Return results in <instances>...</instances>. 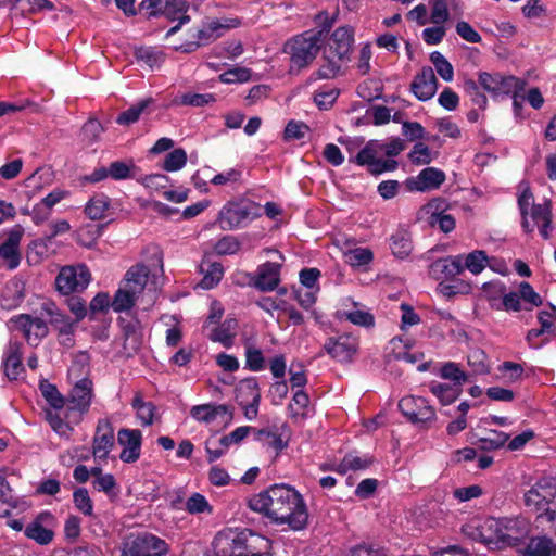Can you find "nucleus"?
<instances>
[{"label": "nucleus", "mask_w": 556, "mask_h": 556, "mask_svg": "<svg viewBox=\"0 0 556 556\" xmlns=\"http://www.w3.org/2000/svg\"><path fill=\"white\" fill-rule=\"evenodd\" d=\"M22 343L10 341L3 351V371L10 380H15L24 370L22 364Z\"/></svg>", "instance_id": "24"}, {"label": "nucleus", "mask_w": 556, "mask_h": 556, "mask_svg": "<svg viewBox=\"0 0 556 556\" xmlns=\"http://www.w3.org/2000/svg\"><path fill=\"white\" fill-rule=\"evenodd\" d=\"M237 328L238 321L236 318H226L223 323L212 329L208 334V339L213 342H218L223 346L229 349L235 343Z\"/></svg>", "instance_id": "30"}, {"label": "nucleus", "mask_w": 556, "mask_h": 556, "mask_svg": "<svg viewBox=\"0 0 556 556\" xmlns=\"http://www.w3.org/2000/svg\"><path fill=\"white\" fill-rule=\"evenodd\" d=\"M41 309L50 317V323L60 331V333H73L74 323L71 320L68 316L60 312L54 302H43L41 305Z\"/></svg>", "instance_id": "32"}, {"label": "nucleus", "mask_w": 556, "mask_h": 556, "mask_svg": "<svg viewBox=\"0 0 556 556\" xmlns=\"http://www.w3.org/2000/svg\"><path fill=\"white\" fill-rule=\"evenodd\" d=\"M270 540L264 535L243 529L241 556H264L269 553Z\"/></svg>", "instance_id": "25"}, {"label": "nucleus", "mask_w": 556, "mask_h": 556, "mask_svg": "<svg viewBox=\"0 0 556 556\" xmlns=\"http://www.w3.org/2000/svg\"><path fill=\"white\" fill-rule=\"evenodd\" d=\"M131 406L141 426L148 427L153 424L156 410L153 403L146 402L140 394H136L132 399Z\"/></svg>", "instance_id": "43"}, {"label": "nucleus", "mask_w": 556, "mask_h": 556, "mask_svg": "<svg viewBox=\"0 0 556 556\" xmlns=\"http://www.w3.org/2000/svg\"><path fill=\"white\" fill-rule=\"evenodd\" d=\"M150 275L151 271L147 265L136 264L127 270L123 283L141 294Z\"/></svg>", "instance_id": "34"}, {"label": "nucleus", "mask_w": 556, "mask_h": 556, "mask_svg": "<svg viewBox=\"0 0 556 556\" xmlns=\"http://www.w3.org/2000/svg\"><path fill=\"white\" fill-rule=\"evenodd\" d=\"M521 225L526 232H533L536 228L544 239L549 238L552 229V212L549 203L532 205L528 212L521 214Z\"/></svg>", "instance_id": "14"}, {"label": "nucleus", "mask_w": 556, "mask_h": 556, "mask_svg": "<svg viewBox=\"0 0 556 556\" xmlns=\"http://www.w3.org/2000/svg\"><path fill=\"white\" fill-rule=\"evenodd\" d=\"M9 327L18 331L30 345H37L40 340L47 336L48 327L39 317H33L28 314H20L9 319Z\"/></svg>", "instance_id": "12"}, {"label": "nucleus", "mask_w": 556, "mask_h": 556, "mask_svg": "<svg viewBox=\"0 0 556 556\" xmlns=\"http://www.w3.org/2000/svg\"><path fill=\"white\" fill-rule=\"evenodd\" d=\"M190 416L198 422L208 425L216 421L227 422L231 419V412L225 404L206 403L192 406Z\"/></svg>", "instance_id": "18"}, {"label": "nucleus", "mask_w": 556, "mask_h": 556, "mask_svg": "<svg viewBox=\"0 0 556 556\" xmlns=\"http://www.w3.org/2000/svg\"><path fill=\"white\" fill-rule=\"evenodd\" d=\"M287 426L281 427V432L273 430H257L256 440L260 441L263 446L271 448L276 454H279L288 446L289 434Z\"/></svg>", "instance_id": "29"}, {"label": "nucleus", "mask_w": 556, "mask_h": 556, "mask_svg": "<svg viewBox=\"0 0 556 556\" xmlns=\"http://www.w3.org/2000/svg\"><path fill=\"white\" fill-rule=\"evenodd\" d=\"M390 249L392 254L400 260H404L409 256L413 244L410 237L407 232L399 230L390 237Z\"/></svg>", "instance_id": "42"}, {"label": "nucleus", "mask_w": 556, "mask_h": 556, "mask_svg": "<svg viewBox=\"0 0 556 556\" xmlns=\"http://www.w3.org/2000/svg\"><path fill=\"white\" fill-rule=\"evenodd\" d=\"M223 276L224 269L222 264L211 263L208 264L206 270L204 271V276L200 282V287L204 290L213 289L218 285Z\"/></svg>", "instance_id": "56"}, {"label": "nucleus", "mask_w": 556, "mask_h": 556, "mask_svg": "<svg viewBox=\"0 0 556 556\" xmlns=\"http://www.w3.org/2000/svg\"><path fill=\"white\" fill-rule=\"evenodd\" d=\"M155 104V100L152 97H147L138 100L127 110L119 113L116 117V123L121 126H130L137 123L141 115L149 114Z\"/></svg>", "instance_id": "28"}, {"label": "nucleus", "mask_w": 556, "mask_h": 556, "mask_svg": "<svg viewBox=\"0 0 556 556\" xmlns=\"http://www.w3.org/2000/svg\"><path fill=\"white\" fill-rule=\"evenodd\" d=\"M320 37H292L285 49L291 54L293 66L302 68L314 60L319 50Z\"/></svg>", "instance_id": "11"}, {"label": "nucleus", "mask_w": 556, "mask_h": 556, "mask_svg": "<svg viewBox=\"0 0 556 556\" xmlns=\"http://www.w3.org/2000/svg\"><path fill=\"white\" fill-rule=\"evenodd\" d=\"M480 86L479 81L468 79L464 83V90L477 108L484 110L488 105V99L485 94L480 91Z\"/></svg>", "instance_id": "62"}, {"label": "nucleus", "mask_w": 556, "mask_h": 556, "mask_svg": "<svg viewBox=\"0 0 556 556\" xmlns=\"http://www.w3.org/2000/svg\"><path fill=\"white\" fill-rule=\"evenodd\" d=\"M241 389H247L250 391L252 401L250 404L244 406V416L249 420H253L256 418L258 413V405L261 401L260 387L256 378H249L241 382Z\"/></svg>", "instance_id": "44"}, {"label": "nucleus", "mask_w": 556, "mask_h": 556, "mask_svg": "<svg viewBox=\"0 0 556 556\" xmlns=\"http://www.w3.org/2000/svg\"><path fill=\"white\" fill-rule=\"evenodd\" d=\"M556 497V481L549 477H543L525 493V505L531 510H545L548 520L556 519V511L549 510L548 505Z\"/></svg>", "instance_id": "4"}, {"label": "nucleus", "mask_w": 556, "mask_h": 556, "mask_svg": "<svg viewBox=\"0 0 556 556\" xmlns=\"http://www.w3.org/2000/svg\"><path fill=\"white\" fill-rule=\"evenodd\" d=\"M280 264L276 262H266L257 269L254 286L261 291H273L280 282Z\"/></svg>", "instance_id": "26"}, {"label": "nucleus", "mask_w": 556, "mask_h": 556, "mask_svg": "<svg viewBox=\"0 0 556 556\" xmlns=\"http://www.w3.org/2000/svg\"><path fill=\"white\" fill-rule=\"evenodd\" d=\"M93 396L92 381L89 378L79 379L65 401L68 416L76 415V421H79L89 412Z\"/></svg>", "instance_id": "8"}, {"label": "nucleus", "mask_w": 556, "mask_h": 556, "mask_svg": "<svg viewBox=\"0 0 556 556\" xmlns=\"http://www.w3.org/2000/svg\"><path fill=\"white\" fill-rule=\"evenodd\" d=\"M501 523L504 534V546L516 545L526 539L531 531L530 521L522 516L501 518Z\"/></svg>", "instance_id": "19"}, {"label": "nucleus", "mask_w": 556, "mask_h": 556, "mask_svg": "<svg viewBox=\"0 0 556 556\" xmlns=\"http://www.w3.org/2000/svg\"><path fill=\"white\" fill-rule=\"evenodd\" d=\"M93 488L110 497H114L118 493L116 480L112 473H105L104 476L96 478L93 480Z\"/></svg>", "instance_id": "64"}, {"label": "nucleus", "mask_w": 556, "mask_h": 556, "mask_svg": "<svg viewBox=\"0 0 556 556\" xmlns=\"http://www.w3.org/2000/svg\"><path fill=\"white\" fill-rule=\"evenodd\" d=\"M521 553L523 556H555L556 543L547 535L532 536Z\"/></svg>", "instance_id": "33"}, {"label": "nucleus", "mask_w": 556, "mask_h": 556, "mask_svg": "<svg viewBox=\"0 0 556 556\" xmlns=\"http://www.w3.org/2000/svg\"><path fill=\"white\" fill-rule=\"evenodd\" d=\"M111 207V199L104 193H99L91 197L85 204L84 212L88 218L92 220H100L106 216Z\"/></svg>", "instance_id": "39"}, {"label": "nucleus", "mask_w": 556, "mask_h": 556, "mask_svg": "<svg viewBox=\"0 0 556 556\" xmlns=\"http://www.w3.org/2000/svg\"><path fill=\"white\" fill-rule=\"evenodd\" d=\"M325 350L332 358L341 363L348 362V336L329 338L325 344Z\"/></svg>", "instance_id": "49"}, {"label": "nucleus", "mask_w": 556, "mask_h": 556, "mask_svg": "<svg viewBox=\"0 0 556 556\" xmlns=\"http://www.w3.org/2000/svg\"><path fill=\"white\" fill-rule=\"evenodd\" d=\"M230 443L224 444L222 442V438H211L205 442V451L207 454V460L213 463L219 459L223 455L226 454L228 448L230 447Z\"/></svg>", "instance_id": "63"}, {"label": "nucleus", "mask_w": 556, "mask_h": 556, "mask_svg": "<svg viewBox=\"0 0 556 556\" xmlns=\"http://www.w3.org/2000/svg\"><path fill=\"white\" fill-rule=\"evenodd\" d=\"M167 551L168 545L163 539L143 532L124 543L121 556H164Z\"/></svg>", "instance_id": "7"}, {"label": "nucleus", "mask_w": 556, "mask_h": 556, "mask_svg": "<svg viewBox=\"0 0 556 556\" xmlns=\"http://www.w3.org/2000/svg\"><path fill=\"white\" fill-rule=\"evenodd\" d=\"M241 249L239 239L231 235H225L214 244V252L217 255H235Z\"/></svg>", "instance_id": "55"}, {"label": "nucleus", "mask_w": 556, "mask_h": 556, "mask_svg": "<svg viewBox=\"0 0 556 556\" xmlns=\"http://www.w3.org/2000/svg\"><path fill=\"white\" fill-rule=\"evenodd\" d=\"M187 163V153L184 149L177 148L170 151L164 159L163 169L166 172H177L185 167Z\"/></svg>", "instance_id": "59"}, {"label": "nucleus", "mask_w": 556, "mask_h": 556, "mask_svg": "<svg viewBox=\"0 0 556 556\" xmlns=\"http://www.w3.org/2000/svg\"><path fill=\"white\" fill-rule=\"evenodd\" d=\"M445 202L440 199H434L427 203L422 211L429 215L428 223L431 226H438L441 231L448 233L455 228V218L451 214L444 212Z\"/></svg>", "instance_id": "22"}, {"label": "nucleus", "mask_w": 556, "mask_h": 556, "mask_svg": "<svg viewBox=\"0 0 556 556\" xmlns=\"http://www.w3.org/2000/svg\"><path fill=\"white\" fill-rule=\"evenodd\" d=\"M445 181L443 170L435 167H426L417 176L407 179L410 191L426 192L437 190Z\"/></svg>", "instance_id": "21"}, {"label": "nucleus", "mask_w": 556, "mask_h": 556, "mask_svg": "<svg viewBox=\"0 0 556 556\" xmlns=\"http://www.w3.org/2000/svg\"><path fill=\"white\" fill-rule=\"evenodd\" d=\"M23 232L21 226H15L7 232L3 242L0 244V257L10 270L17 268L21 263L20 244Z\"/></svg>", "instance_id": "17"}, {"label": "nucleus", "mask_w": 556, "mask_h": 556, "mask_svg": "<svg viewBox=\"0 0 556 556\" xmlns=\"http://www.w3.org/2000/svg\"><path fill=\"white\" fill-rule=\"evenodd\" d=\"M243 529L225 528L217 532L212 546L215 556H241Z\"/></svg>", "instance_id": "15"}, {"label": "nucleus", "mask_w": 556, "mask_h": 556, "mask_svg": "<svg viewBox=\"0 0 556 556\" xmlns=\"http://www.w3.org/2000/svg\"><path fill=\"white\" fill-rule=\"evenodd\" d=\"M14 9L30 14L56 10L53 2L49 0H15Z\"/></svg>", "instance_id": "52"}, {"label": "nucleus", "mask_w": 556, "mask_h": 556, "mask_svg": "<svg viewBox=\"0 0 556 556\" xmlns=\"http://www.w3.org/2000/svg\"><path fill=\"white\" fill-rule=\"evenodd\" d=\"M479 84L493 99H498L511 97L516 93H523L527 81L513 75L483 72L479 74Z\"/></svg>", "instance_id": "5"}, {"label": "nucleus", "mask_w": 556, "mask_h": 556, "mask_svg": "<svg viewBox=\"0 0 556 556\" xmlns=\"http://www.w3.org/2000/svg\"><path fill=\"white\" fill-rule=\"evenodd\" d=\"M350 323L366 329H371L375 326V317L366 306L353 302L352 307H350Z\"/></svg>", "instance_id": "48"}, {"label": "nucleus", "mask_w": 556, "mask_h": 556, "mask_svg": "<svg viewBox=\"0 0 556 556\" xmlns=\"http://www.w3.org/2000/svg\"><path fill=\"white\" fill-rule=\"evenodd\" d=\"M262 216V206L249 199L227 202L218 212L217 223L223 230H237L248 227Z\"/></svg>", "instance_id": "2"}, {"label": "nucleus", "mask_w": 556, "mask_h": 556, "mask_svg": "<svg viewBox=\"0 0 556 556\" xmlns=\"http://www.w3.org/2000/svg\"><path fill=\"white\" fill-rule=\"evenodd\" d=\"M501 526V518L488 517L477 525H468L464 532L491 548L503 547L504 534Z\"/></svg>", "instance_id": "9"}, {"label": "nucleus", "mask_w": 556, "mask_h": 556, "mask_svg": "<svg viewBox=\"0 0 556 556\" xmlns=\"http://www.w3.org/2000/svg\"><path fill=\"white\" fill-rule=\"evenodd\" d=\"M91 280V274L84 264L76 266H66L59 273L55 285L63 294L79 292L85 290Z\"/></svg>", "instance_id": "10"}, {"label": "nucleus", "mask_w": 556, "mask_h": 556, "mask_svg": "<svg viewBox=\"0 0 556 556\" xmlns=\"http://www.w3.org/2000/svg\"><path fill=\"white\" fill-rule=\"evenodd\" d=\"M241 25V20L238 17L219 16L208 18L205 23V27L208 31H229L238 28Z\"/></svg>", "instance_id": "54"}, {"label": "nucleus", "mask_w": 556, "mask_h": 556, "mask_svg": "<svg viewBox=\"0 0 556 556\" xmlns=\"http://www.w3.org/2000/svg\"><path fill=\"white\" fill-rule=\"evenodd\" d=\"M216 101V97L213 93H195L186 92L180 96H176L172 104L175 106H192V108H204Z\"/></svg>", "instance_id": "41"}, {"label": "nucleus", "mask_w": 556, "mask_h": 556, "mask_svg": "<svg viewBox=\"0 0 556 556\" xmlns=\"http://www.w3.org/2000/svg\"><path fill=\"white\" fill-rule=\"evenodd\" d=\"M248 506L283 529L301 531L308 522V509L303 495L287 483L271 484L252 495Z\"/></svg>", "instance_id": "1"}, {"label": "nucleus", "mask_w": 556, "mask_h": 556, "mask_svg": "<svg viewBox=\"0 0 556 556\" xmlns=\"http://www.w3.org/2000/svg\"><path fill=\"white\" fill-rule=\"evenodd\" d=\"M117 442L123 447L119 454L122 462L132 464L140 458L142 433L138 429L123 428L117 432Z\"/></svg>", "instance_id": "16"}, {"label": "nucleus", "mask_w": 556, "mask_h": 556, "mask_svg": "<svg viewBox=\"0 0 556 556\" xmlns=\"http://www.w3.org/2000/svg\"><path fill=\"white\" fill-rule=\"evenodd\" d=\"M73 503L83 515L89 517L93 515V503L87 489H76L73 493Z\"/></svg>", "instance_id": "58"}, {"label": "nucleus", "mask_w": 556, "mask_h": 556, "mask_svg": "<svg viewBox=\"0 0 556 556\" xmlns=\"http://www.w3.org/2000/svg\"><path fill=\"white\" fill-rule=\"evenodd\" d=\"M186 510L192 515L212 514L213 507L204 495L195 492L186 501Z\"/></svg>", "instance_id": "57"}, {"label": "nucleus", "mask_w": 556, "mask_h": 556, "mask_svg": "<svg viewBox=\"0 0 556 556\" xmlns=\"http://www.w3.org/2000/svg\"><path fill=\"white\" fill-rule=\"evenodd\" d=\"M139 8L149 17L165 16L167 20L177 21L166 35L175 34L181 25L190 21L187 15L189 4L186 0H142Z\"/></svg>", "instance_id": "3"}, {"label": "nucleus", "mask_w": 556, "mask_h": 556, "mask_svg": "<svg viewBox=\"0 0 556 556\" xmlns=\"http://www.w3.org/2000/svg\"><path fill=\"white\" fill-rule=\"evenodd\" d=\"M463 255V271L469 270L473 275L481 274L489 264V257L482 250H475Z\"/></svg>", "instance_id": "47"}, {"label": "nucleus", "mask_w": 556, "mask_h": 556, "mask_svg": "<svg viewBox=\"0 0 556 556\" xmlns=\"http://www.w3.org/2000/svg\"><path fill=\"white\" fill-rule=\"evenodd\" d=\"M439 375L442 379L450 380L452 384L459 388L468 380L467 374L454 362L444 363L440 368Z\"/></svg>", "instance_id": "50"}, {"label": "nucleus", "mask_w": 556, "mask_h": 556, "mask_svg": "<svg viewBox=\"0 0 556 556\" xmlns=\"http://www.w3.org/2000/svg\"><path fill=\"white\" fill-rule=\"evenodd\" d=\"M244 366L250 371L258 372L265 369V357L262 350L250 341L244 343Z\"/></svg>", "instance_id": "46"}, {"label": "nucleus", "mask_w": 556, "mask_h": 556, "mask_svg": "<svg viewBox=\"0 0 556 556\" xmlns=\"http://www.w3.org/2000/svg\"><path fill=\"white\" fill-rule=\"evenodd\" d=\"M438 81L431 67H424L414 78L410 91L420 101H428L435 94Z\"/></svg>", "instance_id": "23"}, {"label": "nucleus", "mask_w": 556, "mask_h": 556, "mask_svg": "<svg viewBox=\"0 0 556 556\" xmlns=\"http://www.w3.org/2000/svg\"><path fill=\"white\" fill-rule=\"evenodd\" d=\"M39 390L45 400L54 409H62L65 406V399L54 384L43 380L39 384Z\"/></svg>", "instance_id": "53"}, {"label": "nucleus", "mask_w": 556, "mask_h": 556, "mask_svg": "<svg viewBox=\"0 0 556 556\" xmlns=\"http://www.w3.org/2000/svg\"><path fill=\"white\" fill-rule=\"evenodd\" d=\"M139 295V293L122 282L114 294L111 307L115 313L128 312L134 307Z\"/></svg>", "instance_id": "37"}, {"label": "nucleus", "mask_w": 556, "mask_h": 556, "mask_svg": "<svg viewBox=\"0 0 556 556\" xmlns=\"http://www.w3.org/2000/svg\"><path fill=\"white\" fill-rule=\"evenodd\" d=\"M540 328L529 330L527 341L532 348H540L541 343H536V339L542 336H551L555 331V316L551 312L542 311L538 315Z\"/></svg>", "instance_id": "31"}, {"label": "nucleus", "mask_w": 556, "mask_h": 556, "mask_svg": "<svg viewBox=\"0 0 556 556\" xmlns=\"http://www.w3.org/2000/svg\"><path fill=\"white\" fill-rule=\"evenodd\" d=\"M25 535L28 539L34 540L38 544L46 545L53 539V532L43 527L38 520L30 522L24 530Z\"/></svg>", "instance_id": "51"}, {"label": "nucleus", "mask_w": 556, "mask_h": 556, "mask_svg": "<svg viewBox=\"0 0 556 556\" xmlns=\"http://www.w3.org/2000/svg\"><path fill=\"white\" fill-rule=\"evenodd\" d=\"M114 445V429L109 419H100L97 424L92 442V454L96 459H106Z\"/></svg>", "instance_id": "20"}, {"label": "nucleus", "mask_w": 556, "mask_h": 556, "mask_svg": "<svg viewBox=\"0 0 556 556\" xmlns=\"http://www.w3.org/2000/svg\"><path fill=\"white\" fill-rule=\"evenodd\" d=\"M24 298L23 285L18 281H10L1 294L0 306L7 311L15 309L23 303Z\"/></svg>", "instance_id": "36"}, {"label": "nucleus", "mask_w": 556, "mask_h": 556, "mask_svg": "<svg viewBox=\"0 0 556 556\" xmlns=\"http://www.w3.org/2000/svg\"><path fill=\"white\" fill-rule=\"evenodd\" d=\"M430 60L434 65L437 73L445 81H452L454 78V70L452 64L438 51L430 55Z\"/></svg>", "instance_id": "60"}, {"label": "nucleus", "mask_w": 556, "mask_h": 556, "mask_svg": "<svg viewBox=\"0 0 556 556\" xmlns=\"http://www.w3.org/2000/svg\"><path fill=\"white\" fill-rule=\"evenodd\" d=\"M448 16L450 12L446 2L444 0H434L429 21L437 26L424 29L422 35H444L445 29L443 24L447 21Z\"/></svg>", "instance_id": "35"}, {"label": "nucleus", "mask_w": 556, "mask_h": 556, "mask_svg": "<svg viewBox=\"0 0 556 556\" xmlns=\"http://www.w3.org/2000/svg\"><path fill=\"white\" fill-rule=\"evenodd\" d=\"M509 440V435L505 432L492 430L489 435L479 440L480 447L484 451L498 450Z\"/></svg>", "instance_id": "61"}, {"label": "nucleus", "mask_w": 556, "mask_h": 556, "mask_svg": "<svg viewBox=\"0 0 556 556\" xmlns=\"http://www.w3.org/2000/svg\"><path fill=\"white\" fill-rule=\"evenodd\" d=\"M401 413L414 425L429 428L437 420V413L425 397L407 395L400 400Z\"/></svg>", "instance_id": "6"}, {"label": "nucleus", "mask_w": 556, "mask_h": 556, "mask_svg": "<svg viewBox=\"0 0 556 556\" xmlns=\"http://www.w3.org/2000/svg\"><path fill=\"white\" fill-rule=\"evenodd\" d=\"M374 262V252L367 247H350V268L354 271H368Z\"/></svg>", "instance_id": "38"}, {"label": "nucleus", "mask_w": 556, "mask_h": 556, "mask_svg": "<svg viewBox=\"0 0 556 556\" xmlns=\"http://www.w3.org/2000/svg\"><path fill=\"white\" fill-rule=\"evenodd\" d=\"M429 389L442 405L452 404L462 393L459 387L442 382H431Z\"/></svg>", "instance_id": "45"}, {"label": "nucleus", "mask_w": 556, "mask_h": 556, "mask_svg": "<svg viewBox=\"0 0 556 556\" xmlns=\"http://www.w3.org/2000/svg\"><path fill=\"white\" fill-rule=\"evenodd\" d=\"M463 273V255L440 258L430 265L429 274L435 278H452Z\"/></svg>", "instance_id": "27"}, {"label": "nucleus", "mask_w": 556, "mask_h": 556, "mask_svg": "<svg viewBox=\"0 0 556 556\" xmlns=\"http://www.w3.org/2000/svg\"><path fill=\"white\" fill-rule=\"evenodd\" d=\"M136 60L150 70L160 68L165 61L163 50L155 47H138L135 50Z\"/></svg>", "instance_id": "40"}, {"label": "nucleus", "mask_w": 556, "mask_h": 556, "mask_svg": "<svg viewBox=\"0 0 556 556\" xmlns=\"http://www.w3.org/2000/svg\"><path fill=\"white\" fill-rule=\"evenodd\" d=\"M356 162L358 165L367 166L368 170L374 175L392 172L397 167V162L395 160L382 159L377 140L368 142L358 152Z\"/></svg>", "instance_id": "13"}]
</instances>
